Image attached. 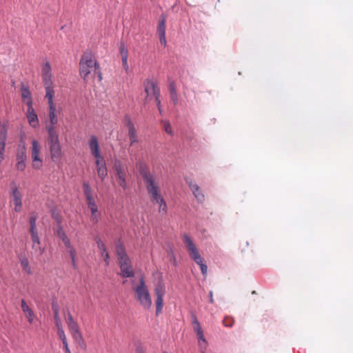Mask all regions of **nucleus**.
Returning a JSON list of instances; mask_svg holds the SVG:
<instances>
[{
  "instance_id": "obj_1",
  "label": "nucleus",
  "mask_w": 353,
  "mask_h": 353,
  "mask_svg": "<svg viewBox=\"0 0 353 353\" xmlns=\"http://www.w3.org/2000/svg\"><path fill=\"white\" fill-rule=\"evenodd\" d=\"M138 168L139 174L145 182L146 190L150 196L151 201L159 203V212L165 214L167 212V205L159 192L160 190L156 182L155 176L150 172L148 166L143 162L139 163Z\"/></svg>"
},
{
  "instance_id": "obj_2",
  "label": "nucleus",
  "mask_w": 353,
  "mask_h": 353,
  "mask_svg": "<svg viewBox=\"0 0 353 353\" xmlns=\"http://www.w3.org/2000/svg\"><path fill=\"white\" fill-rule=\"evenodd\" d=\"M134 292L137 300L139 302L140 305L145 309L149 310L152 305V299L145 285L144 277L141 276L139 281V284L134 288Z\"/></svg>"
},
{
  "instance_id": "obj_3",
  "label": "nucleus",
  "mask_w": 353,
  "mask_h": 353,
  "mask_svg": "<svg viewBox=\"0 0 353 353\" xmlns=\"http://www.w3.org/2000/svg\"><path fill=\"white\" fill-rule=\"evenodd\" d=\"M40 146L38 141L34 139L32 141L31 158L32 160V168L39 170L43 165V161L40 157Z\"/></svg>"
},
{
  "instance_id": "obj_4",
  "label": "nucleus",
  "mask_w": 353,
  "mask_h": 353,
  "mask_svg": "<svg viewBox=\"0 0 353 353\" xmlns=\"http://www.w3.org/2000/svg\"><path fill=\"white\" fill-rule=\"evenodd\" d=\"M118 263L121 269L120 275L123 278H131L134 276L131 261L128 256L118 259Z\"/></svg>"
},
{
  "instance_id": "obj_5",
  "label": "nucleus",
  "mask_w": 353,
  "mask_h": 353,
  "mask_svg": "<svg viewBox=\"0 0 353 353\" xmlns=\"http://www.w3.org/2000/svg\"><path fill=\"white\" fill-rule=\"evenodd\" d=\"M10 195L14 204V211L19 212L22 208V195L14 182L10 184Z\"/></svg>"
},
{
  "instance_id": "obj_6",
  "label": "nucleus",
  "mask_w": 353,
  "mask_h": 353,
  "mask_svg": "<svg viewBox=\"0 0 353 353\" xmlns=\"http://www.w3.org/2000/svg\"><path fill=\"white\" fill-rule=\"evenodd\" d=\"M155 295L157 296L156 304V315L158 316L161 313L163 306V296L165 294V288L161 283H159L154 288Z\"/></svg>"
},
{
  "instance_id": "obj_7",
  "label": "nucleus",
  "mask_w": 353,
  "mask_h": 353,
  "mask_svg": "<svg viewBox=\"0 0 353 353\" xmlns=\"http://www.w3.org/2000/svg\"><path fill=\"white\" fill-rule=\"evenodd\" d=\"M51 160L56 164H59L62 157L61 146L59 142L48 144Z\"/></svg>"
},
{
  "instance_id": "obj_8",
  "label": "nucleus",
  "mask_w": 353,
  "mask_h": 353,
  "mask_svg": "<svg viewBox=\"0 0 353 353\" xmlns=\"http://www.w3.org/2000/svg\"><path fill=\"white\" fill-rule=\"evenodd\" d=\"M125 124L128 130V137L130 142V145L139 141L137 131L134 128V123L128 115L124 117Z\"/></svg>"
},
{
  "instance_id": "obj_9",
  "label": "nucleus",
  "mask_w": 353,
  "mask_h": 353,
  "mask_svg": "<svg viewBox=\"0 0 353 353\" xmlns=\"http://www.w3.org/2000/svg\"><path fill=\"white\" fill-rule=\"evenodd\" d=\"M7 139V128L5 125H0V163L5 159L6 141Z\"/></svg>"
},
{
  "instance_id": "obj_10",
  "label": "nucleus",
  "mask_w": 353,
  "mask_h": 353,
  "mask_svg": "<svg viewBox=\"0 0 353 353\" xmlns=\"http://www.w3.org/2000/svg\"><path fill=\"white\" fill-rule=\"evenodd\" d=\"M183 242L185 243L190 256L192 259L200 255L196 245H194L190 236L185 234L183 236Z\"/></svg>"
},
{
  "instance_id": "obj_11",
  "label": "nucleus",
  "mask_w": 353,
  "mask_h": 353,
  "mask_svg": "<svg viewBox=\"0 0 353 353\" xmlns=\"http://www.w3.org/2000/svg\"><path fill=\"white\" fill-rule=\"evenodd\" d=\"M89 148L92 156L96 159V161L104 159L100 152L99 145L97 139L95 136L92 135L89 141Z\"/></svg>"
},
{
  "instance_id": "obj_12",
  "label": "nucleus",
  "mask_w": 353,
  "mask_h": 353,
  "mask_svg": "<svg viewBox=\"0 0 353 353\" xmlns=\"http://www.w3.org/2000/svg\"><path fill=\"white\" fill-rule=\"evenodd\" d=\"M145 92L147 93V97H148L150 91L152 90L155 99H158L160 97V89L157 86L156 82L146 80L144 82Z\"/></svg>"
},
{
  "instance_id": "obj_13",
  "label": "nucleus",
  "mask_w": 353,
  "mask_h": 353,
  "mask_svg": "<svg viewBox=\"0 0 353 353\" xmlns=\"http://www.w3.org/2000/svg\"><path fill=\"white\" fill-rule=\"evenodd\" d=\"M80 61L93 72L94 70L99 69V64L96 61L92 60V54L90 52H85Z\"/></svg>"
},
{
  "instance_id": "obj_14",
  "label": "nucleus",
  "mask_w": 353,
  "mask_h": 353,
  "mask_svg": "<svg viewBox=\"0 0 353 353\" xmlns=\"http://www.w3.org/2000/svg\"><path fill=\"white\" fill-rule=\"evenodd\" d=\"M41 77L43 83H53L52 81L51 66L49 62H46L42 65Z\"/></svg>"
},
{
  "instance_id": "obj_15",
  "label": "nucleus",
  "mask_w": 353,
  "mask_h": 353,
  "mask_svg": "<svg viewBox=\"0 0 353 353\" xmlns=\"http://www.w3.org/2000/svg\"><path fill=\"white\" fill-rule=\"evenodd\" d=\"M97 171L99 177L103 181L108 175V170L104 159L96 161Z\"/></svg>"
},
{
  "instance_id": "obj_16",
  "label": "nucleus",
  "mask_w": 353,
  "mask_h": 353,
  "mask_svg": "<svg viewBox=\"0 0 353 353\" xmlns=\"http://www.w3.org/2000/svg\"><path fill=\"white\" fill-rule=\"evenodd\" d=\"M46 129L48 134L47 139L48 144L59 142V135L55 130V127L52 125H46Z\"/></svg>"
},
{
  "instance_id": "obj_17",
  "label": "nucleus",
  "mask_w": 353,
  "mask_h": 353,
  "mask_svg": "<svg viewBox=\"0 0 353 353\" xmlns=\"http://www.w3.org/2000/svg\"><path fill=\"white\" fill-rule=\"evenodd\" d=\"M43 85L46 90V97L48 99L49 107L54 106L53 102V97L54 95L53 83H43Z\"/></svg>"
},
{
  "instance_id": "obj_18",
  "label": "nucleus",
  "mask_w": 353,
  "mask_h": 353,
  "mask_svg": "<svg viewBox=\"0 0 353 353\" xmlns=\"http://www.w3.org/2000/svg\"><path fill=\"white\" fill-rule=\"evenodd\" d=\"M21 307L22 311L26 314V316L28 319V321L32 324L33 323L35 315L32 311V310L26 304L24 299L21 300Z\"/></svg>"
},
{
  "instance_id": "obj_19",
  "label": "nucleus",
  "mask_w": 353,
  "mask_h": 353,
  "mask_svg": "<svg viewBox=\"0 0 353 353\" xmlns=\"http://www.w3.org/2000/svg\"><path fill=\"white\" fill-rule=\"evenodd\" d=\"M96 243L97 244L98 248L101 251V256L103 257V261H105V264L108 265L110 263V255L107 252V249L105 244L99 238L96 239Z\"/></svg>"
},
{
  "instance_id": "obj_20",
  "label": "nucleus",
  "mask_w": 353,
  "mask_h": 353,
  "mask_svg": "<svg viewBox=\"0 0 353 353\" xmlns=\"http://www.w3.org/2000/svg\"><path fill=\"white\" fill-rule=\"evenodd\" d=\"M27 157V151L25 144H19L17 148L16 161H26Z\"/></svg>"
},
{
  "instance_id": "obj_21",
  "label": "nucleus",
  "mask_w": 353,
  "mask_h": 353,
  "mask_svg": "<svg viewBox=\"0 0 353 353\" xmlns=\"http://www.w3.org/2000/svg\"><path fill=\"white\" fill-rule=\"evenodd\" d=\"M115 252L117 256V259H122L123 258L128 256L126 253L125 246L120 239L116 242Z\"/></svg>"
},
{
  "instance_id": "obj_22",
  "label": "nucleus",
  "mask_w": 353,
  "mask_h": 353,
  "mask_svg": "<svg viewBox=\"0 0 353 353\" xmlns=\"http://www.w3.org/2000/svg\"><path fill=\"white\" fill-rule=\"evenodd\" d=\"M26 116L29 124L33 128H37L39 125V119L34 108H31L30 110H27Z\"/></svg>"
},
{
  "instance_id": "obj_23",
  "label": "nucleus",
  "mask_w": 353,
  "mask_h": 353,
  "mask_svg": "<svg viewBox=\"0 0 353 353\" xmlns=\"http://www.w3.org/2000/svg\"><path fill=\"white\" fill-rule=\"evenodd\" d=\"M86 202H87L89 209L90 210V212H91V214L92 216V220L95 223H97L98 221V220L97 219L96 214H97V212H98V208H97V204L95 203L94 198L92 197V198L88 199H86Z\"/></svg>"
},
{
  "instance_id": "obj_24",
  "label": "nucleus",
  "mask_w": 353,
  "mask_h": 353,
  "mask_svg": "<svg viewBox=\"0 0 353 353\" xmlns=\"http://www.w3.org/2000/svg\"><path fill=\"white\" fill-rule=\"evenodd\" d=\"M169 91L170 94V98L174 103V105H177L179 103V98L176 92V84L174 81H171L169 83Z\"/></svg>"
},
{
  "instance_id": "obj_25",
  "label": "nucleus",
  "mask_w": 353,
  "mask_h": 353,
  "mask_svg": "<svg viewBox=\"0 0 353 353\" xmlns=\"http://www.w3.org/2000/svg\"><path fill=\"white\" fill-rule=\"evenodd\" d=\"M114 170L116 172L118 178L126 176V172L123 167L121 162L119 160H116L114 163Z\"/></svg>"
},
{
  "instance_id": "obj_26",
  "label": "nucleus",
  "mask_w": 353,
  "mask_h": 353,
  "mask_svg": "<svg viewBox=\"0 0 353 353\" xmlns=\"http://www.w3.org/2000/svg\"><path fill=\"white\" fill-rule=\"evenodd\" d=\"M72 337L76 343L79 345V347L83 349H86V343L85 340L83 339L81 333L80 331H77L75 332L72 333Z\"/></svg>"
},
{
  "instance_id": "obj_27",
  "label": "nucleus",
  "mask_w": 353,
  "mask_h": 353,
  "mask_svg": "<svg viewBox=\"0 0 353 353\" xmlns=\"http://www.w3.org/2000/svg\"><path fill=\"white\" fill-rule=\"evenodd\" d=\"M57 235L59 238H60L63 243H64V245L65 248H69L70 244V241L68 236H66L65 232L63 230V228L61 225H59L58 229L57 230Z\"/></svg>"
},
{
  "instance_id": "obj_28",
  "label": "nucleus",
  "mask_w": 353,
  "mask_h": 353,
  "mask_svg": "<svg viewBox=\"0 0 353 353\" xmlns=\"http://www.w3.org/2000/svg\"><path fill=\"white\" fill-rule=\"evenodd\" d=\"M56 108L55 106H51L49 107V119H50V123L47 124L46 125H52L55 126V125L57 123L58 119L56 115Z\"/></svg>"
},
{
  "instance_id": "obj_29",
  "label": "nucleus",
  "mask_w": 353,
  "mask_h": 353,
  "mask_svg": "<svg viewBox=\"0 0 353 353\" xmlns=\"http://www.w3.org/2000/svg\"><path fill=\"white\" fill-rule=\"evenodd\" d=\"M20 264L22 268V270L25 271L28 274H32V270L29 265L28 259L26 256H19Z\"/></svg>"
},
{
  "instance_id": "obj_30",
  "label": "nucleus",
  "mask_w": 353,
  "mask_h": 353,
  "mask_svg": "<svg viewBox=\"0 0 353 353\" xmlns=\"http://www.w3.org/2000/svg\"><path fill=\"white\" fill-rule=\"evenodd\" d=\"M67 324L70 330H71L72 333L79 330L77 323L73 319L72 316L70 313L68 314Z\"/></svg>"
},
{
  "instance_id": "obj_31",
  "label": "nucleus",
  "mask_w": 353,
  "mask_h": 353,
  "mask_svg": "<svg viewBox=\"0 0 353 353\" xmlns=\"http://www.w3.org/2000/svg\"><path fill=\"white\" fill-rule=\"evenodd\" d=\"M82 186L83 189V193L86 199L94 197L92 188L88 181H83Z\"/></svg>"
},
{
  "instance_id": "obj_32",
  "label": "nucleus",
  "mask_w": 353,
  "mask_h": 353,
  "mask_svg": "<svg viewBox=\"0 0 353 353\" xmlns=\"http://www.w3.org/2000/svg\"><path fill=\"white\" fill-rule=\"evenodd\" d=\"M80 65V74L83 79H85L88 75L92 72L90 69H89L88 67H87L84 63H83L81 61L79 62Z\"/></svg>"
},
{
  "instance_id": "obj_33",
  "label": "nucleus",
  "mask_w": 353,
  "mask_h": 353,
  "mask_svg": "<svg viewBox=\"0 0 353 353\" xmlns=\"http://www.w3.org/2000/svg\"><path fill=\"white\" fill-rule=\"evenodd\" d=\"M159 36L165 34V19L163 17L159 21L157 27Z\"/></svg>"
},
{
  "instance_id": "obj_34",
  "label": "nucleus",
  "mask_w": 353,
  "mask_h": 353,
  "mask_svg": "<svg viewBox=\"0 0 353 353\" xmlns=\"http://www.w3.org/2000/svg\"><path fill=\"white\" fill-rule=\"evenodd\" d=\"M21 97L23 101H26V99H30L32 98L31 92L29 90V88L24 85H22L21 87Z\"/></svg>"
},
{
  "instance_id": "obj_35",
  "label": "nucleus",
  "mask_w": 353,
  "mask_h": 353,
  "mask_svg": "<svg viewBox=\"0 0 353 353\" xmlns=\"http://www.w3.org/2000/svg\"><path fill=\"white\" fill-rule=\"evenodd\" d=\"M52 310H53V312H54V320H55V323H56V325L57 327H62L61 326V319L59 316V312H58V309L57 307L54 305L52 304Z\"/></svg>"
},
{
  "instance_id": "obj_36",
  "label": "nucleus",
  "mask_w": 353,
  "mask_h": 353,
  "mask_svg": "<svg viewBox=\"0 0 353 353\" xmlns=\"http://www.w3.org/2000/svg\"><path fill=\"white\" fill-rule=\"evenodd\" d=\"M32 248L34 250V252L38 254V255L43 254V253L45 251V248L41 247L40 242H37V243H32Z\"/></svg>"
},
{
  "instance_id": "obj_37",
  "label": "nucleus",
  "mask_w": 353,
  "mask_h": 353,
  "mask_svg": "<svg viewBox=\"0 0 353 353\" xmlns=\"http://www.w3.org/2000/svg\"><path fill=\"white\" fill-rule=\"evenodd\" d=\"M119 52L122 57H128V50L123 42L119 44Z\"/></svg>"
},
{
  "instance_id": "obj_38",
  "label": "nucleus",
  "mask_w": 353,
  "mask_h": 353,
  "mask_svg": "<svg viewBox=\"0 0 353 353\" xmlns=\"http://www.w3.org/2000/svg\"><path fill=\"white\" fill-rule=\"evenodd\" d=\"M57 330H58L59 337L61 340L63 344L68 343L67 340H66L65 334L64 333V331H63L62 327H57Z\"/></svg>"
},
{
  "instance_id": "obj_39",
  "label": "nucleus",
  "mask_w": 353,
  "mask_h": 353,
  "mask_svg": "<svg viewBox=\"0 0 353 353\" xmlns=\"http://www.w3.org/2000/svg\"><path fill=\"white\" fill-rule=\"evenodd\" d=\"M163 123L164 130L168 134H170L171 136H173L174 133H173V132L172 130V128H171V125H170V122L168 121H163Z\"/></svg>"
},
{
  "instance_id": "obj_40",
  "label": "nucleus",
  "mask_w": 353,
  "mask_h": 353,
  "mask_svg": "<svg viewBox=\"0 0 353 353\" xmlns=\"http://www.w3.org/2000/svg\"><path fill=\"white\" fill-rule=\"evenodd\" d=\"M26 161H17L16 168L19 171H23L26 169Z\"/></svg>"
},
{
  "instance_id": "obj_41",
  "label": "nucleus",
  "mask_w": 353,
  "mask_h": 353,
  "mask_svg": "<svg viewBox=\"0 0 353 353\" xmlns=\"http://www.w3.org/2000/svg\"><path fill=\"white\" fill-rule=\"evenodd\" d=\"M196 335H197L199 341H202L203 344H204V349H206L207 341H206V340H205V339L204 337V335L203 334V331L199 332L198 333H196Z\"/></svg>"
},
{
  "instance_id": "obj_42",
  "label": "nucleus",
  "mask_w": 353,
  "mask_h": 353,
  "mask_svg": "<svg viewBox=\"0 0 353 353\" xmlns=\"http://www.w3.org/2000/svg\"><path fill=\"white\" fill-rule=\"evenodd\" d=\"M119 179V184L121 187H122L123 189L125 190L127 188V183H126V179L125 176L118 178Z\"/></svg>"
},
{
  "instance_id": "obj_43",
  "label": "nucleus",
  "mask_w": 353,
  "mask_h": 353,
  "mask_svg": "<svg viewBox=\"0 0 353 353\" xmlns=\"http://www.w3.org/2000/svg\"><path fill=\"white\" fill-rule=\"evenodd\" d=\"M122 65L126 73H128L129 72V66L128 64V57H122Z\"/></svg>"
},
{
  "instance_id": "obj_44",
  "label": "nucleus",
  "mask_w": 353,
  "mask_h": 353,
  "mask_svg": "<svg viewBox=\"0 0 353 353\" xmlns=\"http://www.w3.org/2000/svg\"><path fill=\"white\" fill-rule=\"evenodd\" d=\"M194 195L199 202L202 203L204 201V195L200 190L199 192L194 193Z\"/></svg>"
},
{
  "instance_id": "obj_45",
  "label": "nucleus",
  "mask_w": 353,
  "mask_h": 353,
  "mask_svg": "<svg viewBox=\"0 0 353 353\" xmlns=\"http://www.w3.org/2000/svg\"><path fill=\"white\" fill-rule=\"evenodd\" d=\"M68 250V253L70 255V259H75L76 256V250L74 248L72 247L71 245H70L69 248H66Z\"/></svg>"
},
{
  "instance_id": "obj_46",
  "label": "nucleus",
  "mask_w": 353,
  "mask_h": 353,
  "mask_svg": "<svg viewBox=\"0 0 353 353\" xmlns=\"http://www.w3.org/2000/svg\"><path fill=\"white\" fill-rule=\"evenodd\" d=\"M36 221H37V216L35 215H31L30 217V225L32 226H36Z\"/></svg>"
},
{
  "instance_id": "obj_47",
  "label": "nucleus",
  "mask_w": 353,
  "mask_h": 353,
  "mask_svg": "<svg viewBox=\"0 0 353 353\" xmlns=\"http://www.w3.org/2000/svg\"><path fill=\"white\" fill-rule=\"evenodd\" d=\"M24 101H25L26 104L28 106V110H30L31 108H33V107H32V98H30V99H26Z\"/></svg>"
},
{
  "instance_id": "obj_48",
  "label": "nucleus",
  "mask_w": 353,
  "mask_h": 353,
  "mask_svg": "<svg viewBox=\"0 0 353 353\" xmlns=\"http://www.w3.org/2000/svg\"><path fill=\"white\" fill-rule=\"evenodd\" d=\"M200 268H201V273L203 275H205L207 274V271H208V266L205 264H200Z\"/></svg>"
},
{
  "instance_id": "obj_49",
  "label": "nucleus",
  "mask_w": 353,
  "mask_h": 353,
  "mask_svg": "<svg viewBox=\"0 0 353 353\" xmlns=\"http://www.w3.org/2000/svg\"><path fill=\"white\" fill-rule=\"evenodd\" d=\"M199 189L200 188L197 184L195 183L194 185H191L190 190H192L193 194L199 192Z\"/></svg>"
},
{
  "instance_id": "obj_50",
  "label": "nucleus",
  "mask_w": 353,
  "mask_h": 353,
  "mask_svg": "<svg viewBox=\"0 0 353 353\" xmlns=\"http://www.w3.org/2000/svg\"><path fill=\"white\" fill-rule=\"evenodd\" d=\"M30 236H33L34 234H38L37 226H32L30 228Z\"/></svg>"
},
{
  "instance_id": "obj_51",
  "label": "nucleus",
  "mask_w": 353,
  "mask_h": 353,
  "mask_svg": "<svg viewBox=\"0 0 353 353\" xmlns=\"http://www.w3.org/2000/svg\"><path fill=\"white\" fill-rule=\"evenodd\" d=\"M159 41H160V43L163 45L164 46H165L166 45V39H165V34H163L162 35H160L159 36Z\"/></svg>"
},
{
  "instance_id": "obj_52",
  "label": "nucleus",
  "mask_w": 353,
  "mask_h": 353,
  "mask_svg": "<svg viewBox=\"0 0 353 353\" xmlns=\"http://www.w3.org/2000/svg\"><path fill=\"white\" fill-rule=\"evenodd\" d=\"M31 239L32 241V243L40 242L39 237L38 234H34L33 236H31Z\"/></svg>"
},
{
  "instance_id": "obj_53",
  "label": "nucleus",
  "mask_w": 353,
  "mask_h": 353,
  "mask_svg": "<svg viewBox=\"0 0 353 353\" xmlns=\"http://www.w3.org/2000/svg\"><path fill=\"white\" fill-rule=\"evenodd\" d=\"M94 73L97 75L99 81L102 80V74L100 71V68L98 70H94Z\"/></svg>"
},
{
  "instance_id": "obj_54",
  "label": "nucleus",
  "mask_w": 353,
  "mask_h": 353,
  "mask_svg": "<svg viewBox=\"0 0 353 353\" xmlns=\"http://www.w3.org/2000/svg\"><path fill=\"white\" fill-rule=\"evenodd\" d=\"M199 346L201 353H205L206 349H204V344L202 341H199Z\"/></svg>"
},
{
  "instance_id": "obj_55",
  "label": "nucleus",
  "mask_w": 353,
  "mask_h": 353,
  "mask_svg": "<svg viewBox=\"0 0 353 353\" xmlns=\"http://www.w3.org/2000/svg\"><path fill=\"white\" fill-rule=\"evenodd\" d=\"M194 330L196 332V333L202 331L200 323H197L196 325H194Z\"/></svg>"
},
{
  "instance_id": "obj_56",
  "label": "nucleus",
  "mask_w": 353,
  "mask_h": 353,
  "mask_svg": "<svg viewBox=\"0 0 353 353\" xmlns=\"http://www.w3.org/2000/svg\"><path fill=\"white\" fill-rule=\"evenodd\" d=\"M226 321H227V319H225L223 321V323H224V325H225V327H232V325H233V321H232V320H231V321H230V322H228V323H227V322H226Z\"/></svg>"
},
{
  "instance_id": "obj_57",
  "label": "nucleus",
  "mask_w": 353,
  "mask_h": 353,
  "mask_svg": "<svg viewBox=\"0 0 353 353\" xmlns=\"http://www.w3.org/2000/svg\"><path fill=\"white\" fill-rule=\"evenodd\" d=\"M63 347H64V350H65V353H71L69 347H68V343H64L63 344Z\"/></svg>"
},
{
  "instance_id": "obj_58",
  "label": "nucleus",
  "mask_w": 353,
  "mask_h": 353,
  "mask_svg": "<svg viewBox=\"0 0 353 353\" xmlns=\"http://www.w3.org/2000/svg\"><path fill=\"white\" fill-rule=\"evenodd\" d=\"M203 258L201 256V255L198 256L197 257L193 259L195 263H199V262H201V260Z\"/></svg>"
},
{
  "instance_id": "obj_59",
  "label": "nucleus",
  "mask_w": 353,
  "mask_h": 353,
  "mask_svg": "<svg viewBox=\"0 0 353 353\" xmlns=\"http://www.w3.org/2000/svg\"><path fill=\"white\" fill-rule=\"evenodd\" d=\"M71 263L74 269H77V264L75 259H71Z\"/></svg>"
},
{
  "instance_id": "obj_60",
  "label": "nucleus",
  "mask_w": 353,
  "mask_h": 353,
  "mask_svg": "<svg viewBox=\"0 0 353 353\" xmlns=\"http://www.w3.org/2000/svg\"><path fill=\"white\" fill-rule=\"evenodd\" d=\"M197 323H199V322L198 321L196 317L194 316L192 318V324L193 325H196Z\"/></svg>"
},
{
  "instance_id": "obj_61",
  "label": "nucleus",
  "mask_w": 353,
  "mask_h": 353,
  "mask_svg": "<svg viewBox=\"0 0 353 353\" xmlns=\"http://www.w3.org/2000/svg\"><path fill=\"white\" fill-rule=\"evenodd\" d=\"M186 183L188 184L190 188H191V185H194L195 183H193L192 180H189L188 179H185Z\"/></svg>"
},
{
  "instance_id": "obj_62",
  "label": "nucleus",
  "mask_w": 353,
  "mask_h": 353,
  "mask_svg": "<svg viewBox=\"0 0 353 353\" xmlns=\"http://www.w3.org/2000/svg\"><path fill=\"white\" fill-rule=\"evenodd\" d=\"M209 296H210V302L212 303H213V301H214V299H213V292H212V291H210V292H209Z\"/></svg>"
},
{
  "instance_id": "obj_63",
  "label": "nucleus",
  "mask_w": 353,
  "mask_h": 353,
  "mask_svg": "<svg viewBox=\"0 0 353 353\" xmlns=\"http://www.w3.org/2000/svg\"><path fill=\"white\" fill-rule=\"evenodd\" d=\"M155 101H156V103H157V107H160V106H161V101H160V99H155Z\"/></svg>"
},
{
  "instance_id": "obj_64",
  "label": "nucleus",
  "mask_w": 353,
  "mask_h": 353,
  "mask_svg": "<svg viewBox=\"0 0 353 353\" xmlns=\"http://www.w3.org/2000/svg\"><path fill=\"white\" fill-rule=\"evenodd\" d=\"M137 353H143V352L141 348H138L137 350Z\"/></svg>"
}]
</instances>
